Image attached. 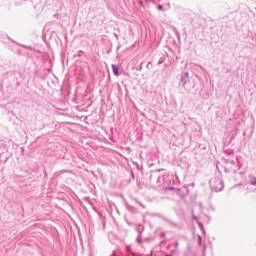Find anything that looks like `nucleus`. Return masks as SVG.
<instances>
[{
    "label": "nucleus",
    "instance_id": "obj_1",
    "mask_svg": "<svg viewBox=\"0 0 256 256\" xmlns=\"http://www.w3.org/2000/svg\"><path fill=\"white\" fill-rule=\"evenodd\" d=\"M113 73L116 76H119V68H117L115 65H112Z\"/></svg>",
    "mask_w": 256,
    "mask_h": 256
},
{
    "label": "nucleus",
    "instance_id": "obj_2",
    "mask_svg": "<svg viewBox=\"0 0 256 256\" xmlns=\"http://www.w3.org/2000/svg\"><path fill=\"white\" fill-rule=\"evenodd\" d=\"M158 9H159V11H162L163 6L159 5V6H158Z\"/></svg>",
    "mask_w": 256,
    "mask_h": 256
}]
</instances>
